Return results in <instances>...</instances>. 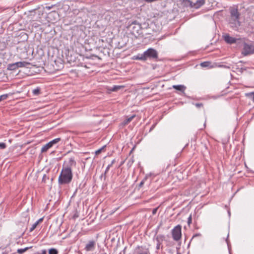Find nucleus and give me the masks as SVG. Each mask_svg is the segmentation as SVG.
Masks as SVG:
<instances>
[{"label":"nucleus","instance_id":"nucleus-1","mask_svg":"<svg viewBox=\"0 0 254 254\" xmlns=\"http://www.w3.org/2000/svg\"><path fill=\"white\" fill-rule=\"evenodd\" d=\"M76 164L74 157H70L64 162L58 178L59 185L68 184L71 182L73 178L72 169L76 167Z\"/></svg>","mask_w":254,"mask_h":254},{"label":"nucleus","instance_id":"nucleus-2","mask_svg":"<svg viewBox=\"0 0 254 254\" xmlns=\"http://www.w3.org/2000/svg\"><path fill=\"white\" fill-rule=\"evenodd\" d=\"M240 16V14L237 8H233L230 9L228 23L230 26L235 30H237L241 25Z\"/></svg>","mask_w":254,"mask_h":254},{"label":"nucleus","instance_id":"nucleus-3","mask_svg":"<svg viewBox=\"0 0 254 254\" xmlns=\"http://www.w3.org/2000/svg\"><path fill=\"white\" fill-rule=\"evenodd\" d=\"M145 61L148 59H157L158 58V54L157 51L153 48H150L143 52Z\"/></svg>","mask_w":254,"mask_h":254},{"label":"nucleus","instance_id":"nucleus-4","mask_svg":"<svg viewBox=\"0 0 254 254\" xmlns=\"http://www.w3.org/2000/svg\"><path fill=\"white\" fill-rule=\"evenodd\" d=\"M172 236L173 240L175 241H179L182 237V227L180 225L175 226L172 230Z\"/></svg>","mask_w":254,"mask_h":254},{"label":"nucleus","instance_id":"nucleus-5","mask_svg":"<svg viewBox=\"0 0 254 254\" xmlns=\"http://www.w3.org/2000/svg\"><path fill=\"white\" fill-rule=\"evenodd\" d=\"M242 54L244 56L254 54V45L251 44L245 43L243 47Z\"/></svg>","mask_w":254,"mask_h":254},{"label":"nucleus","instance_id":"nucleus-6","mask_svg":"<svg viewBox=\"0 0 254 254\" xmlns=\"http://www.w3.org/2000/svg\"><path fill=\"white\" fill-rule=\"evenodd\" d=\"M60 140V138H57L50 141L49 142H48V143H47L42 147V148H41V152H46L49 149L51 148L54 144L59 142Z\"/></svg>","mask_w":254,"mask_h":254},{"label":"nucleus","instance_id":"nucleus-7","mask_svg":"<svg viewBox=\"0 0 254 254\" xmlns=\"http://www.w3.org/2000/svg\"><path fill=\"white\" fill-rule=\"evenodd\" d=\"M96 242L95 241H89L86 245L84 250L87 252L93 251L95 249Z\"/></svg>","mask_w":254,"mask_h":254},{"label":"nucleus","instance_id":"nucleus-8","mask_svg":"<svg viewBox=\"0 0 254 254\" xmlns=\"http://www.w3.org/2000/svg\"><path fill=\"white\" fill-rule=\"evenodd\" d=\"M165 236L163 235H156L154 237L153 240L156 241V244L162 245L163 242L165 240Z\"/></svg>","mask_w":254,"mask_h":254},{"label":"nucleus","instance_id":"nucleus-9","mask_svg":"<svg viewBox=\"0 0 254 254\" xmlns=\"http://www.w3.org/2000/svg\"><path fill=\"white\" fill-rule=\"evenodd\" d=\"M205 3V0H196L195 2H192V8L194 9H198L203 5Z\"/></svg>","mask_w":254,"mask_h":254},{"label":"nucleus","instance_id":"nucleus-10","mask_svg":"<svg viewBox=\"0 0 254 254\" xmlns=\"http://www.w3.org/2000/svg\"><path fill=\"white\" fill-rule=\"evenodd\" d=\"M224 38L225 41L230 44L234 43L236 42V40L235 38L230 36L229 35H226L224 36Z\"/></svg>","mask_w":254,"mask_h":254},{"label":"nucleus","instance_id":"nucleus-11","mask_svg":"<svg viewBox=\"0 0 254 254\" xmlns=\"http://www.w3.org/2000/svg\"><path fill=\"white\" fill-rule=\"evenodd\" d=\"M16 63L18 68L27 67V65L30 64V63L25 61L16 62Z\"/></svg>","mask_w":254,"mask_h":254},{"label":"nucleus","instance_id":"nucleus-12","mask_svg":"<svg viewBox=\"0 0 254 254\" xmlns=\"http://www.w3.org/2000/svg\"><path fill=\"white\" fill-rule=\"evenodd\" d=\"M173 88L181 92H184L186 87L183 85H173Z\"/></svg>","mask_w":254,"mask_h":254},{"label":"nucleus","instance_id":"nucleus-13","mask_svg":"<svg viewBox=\"0 0 254 254\" xmlns=\"http://www.w3.org/2000/svg\"><path fill=\"white\" fill-rule=\"evenodd\" d=\"M133 59L145 61L144 56H143V53L141 54H139L137 55L134 56L133 57Z\"/></svg>","mask_w":254,"mask_h":254},{"label":"nucleus","instance_id":"nucleus-14","mask_svg":"<svg viewBox=\"0 0 254 254\" xmlns=\"http://www.w3.org/2000/svg\"><path fill=\"white\" fill-rule=\"evenodd\" d=\"M182 3L184 6L186 7L189 6L192 8V1H190V0H182Z\"/></svg>","mask_w":254,"mask_h":254},{"label":"nucleus","instance_id":"nucleus-15","mask_svg":"<svg viewBox=\"0 0 254 254\" xmlns=\"http://www.w3.org/2000/svg\"><path fill=\"white\" fill-rule=\"evenodd\" d=\"M18 68L16 63L10 64L7 66V69L10 70H14Z\"/></svg>","mask_w":254,"mask_h":254},{"label":"nucleus","instance_id":"nucleus-16","mask_svg":"<svg viewBox=\"0 0 254 254\" xmlns=\"http://www.w3.org/2000/svg\"><path fill=\"white\" fill-rule=\"evenodd\" d=\"M124 87V86L122 85H114L110 90L112 92H116Z\"/></svg>","mask_w":254,"mask_h":254},{"label":"nucleus","instance_id":"nucleus-17","mask_svg":"<svg viewBox=\"0 0 254 254\" xmlns=\"http://www.w3.org/2000/svg\"><path fill=\"white\" fill-rule=\"evenodd\" d=\"M135 117V115H133L130 117H127V118L124 121V124L125 125H127L129 123H130L133 119Z\"/></svg>","mask_w":254,"mask_h":254},{"label":"nucleus","instance_id":"nucleus-18","mask_svg":"<svg viewBox=\"0 0 254 254\" xmlns=\"http://www.w3.org/2000/svg\"><path fill=\"white\" fill-rule=\"evenodd\" d=\"M115 159H114L112 161L111 163L109 164L107 167H106V170H105V173H104V175L105 176L106 174L107 173V172L109 171L110 168L112 166V165L115 163Z\"/></svg>","mask_w":254,"mask_h":254},{"label":"nucleus","instance_id":"nucleus-19","mask_svg":"<svg viewBox=\"0 0 254 254\" xmlns=\"http://www.w3.org/2000/svg\"><path fill=\"white\" fill-rule=\"evenodd\" d=\"M40 93V89L39 87H37L32 90V93L34 95H38Z\"/></svg>","mask_w":254,"mask_h":254},{"label":"nucleus","instance_id":"nucleus-20","mask_svg":"<svg viewBox=\"0 0 254 254\" xmlns=\"http://www.w3.org/2000/svg\"><path fill=\"white\" fill-rule=\"evenodd\" d=\"M210 64V63L209 62H204L200 64V66L203 67H208Z\"/></svg>","mask_w":254,"mask_h":254},{"label":"nucleus","instance_id":"nucleus-21","mask_svg":"<svg viewBox=\"0 0 254 254\" xmlns=\"http://www.w3.org/2000/svg\"><path fill=\"white\" fill-rule=\"evenodd\" d=\"M29 248V247H26L24 249H19L17 250V252L18 254H22L26 252Z\"/></svg>","mask_w":254,"mask_h":254},{"label":"nucleus","instance_id":"nucleus-22","mask_svg":"<svg viewBox=\"0 0 254 254\" xmlns=\"http://www.w3.org/2000/svg\"><path fill=\"white\" fill-rule=\"evenodd\" d=\"M49 254H58V252L56 249L52 248L49 250Z\"/></svg>","mask_w":254,"mask_h":254},{"label":"nucleus","instance_id":"nucleus-23","mask_svg":"<svg viewBox=\"0 0 254 254\" xmlns=\"http://www.w3.org/2000/svg\"><path fill=\"white\" fill-rule=\"evenodd\" d=\"M147 178L146 177L141 181V182L139 183V184L138 185L139 188H141L143 186V185H144L145 182L147 180Z\"/></svg>","mask_w":254,"mask_h":254},{"label":"nucleus","instance_id":"nucleus-24","mask_svg":"<svg viewBox=\"0 0 254 254\" xmlns=\"http://www.w3.org/2000/svg\"><path fill=\"white\" fill-rule=\"evenodd\" d=\"M201 234L200 233H197L193 235L192 238L190 240V242L192 241L196 237H201Z\"/></svg>","mask_w":254,"mask_h":254},{"label":"nucleus","instance_id":"nucleus-25","mask_svg":"<svg viewBox=\"0 0 254 254\" xmlns=\"http://www.w3.org/2000/svg\"><path fill=\"white\" fill-rule=\"evenodd\" d=\"M37 223H36L35 222L32 225V227L30 228V232H32L37 226Z\"/></svg>","mask_w":254,"mask_h":254},{"label":"nucleus","instance_id":"nucleus-26","mask_svg":"<svg viewBox=\"0 0 254 254\" xmlns=\"http://www.w3.org/2000/svg\"><path fill=\"white\" fill-rule=\"evenodd\" d=\"M247 95L249 96L252 99L253 101L254 102V92H251L247 94Z\"/></svg>","mask_w":254,"mask_h":254},{"label":"nucleus","instance_id":"nucleus-27","mask_svg":"<svg viewBox=\"0 0 254 254\" xmlns=\"http://www.w3.org/2000/svg\"><path fill=\"white\" fill-rule=\"evenodd\" d=\"M192 222V217H191V215L190 214V216L189 217V218H188V224L189 226H190V224Z\"/></svg>","mask_w":254,"mask_h":254},{"label":"nucleus","instance_id":"nucleus-28","mask_svg":"<svg viewBox=\"0 0 254 254\" xmlns=\"http://www.w3.org/2000/svg\"><path fill=\"white\" fill-rule=\"evenodd\" d=\"M6 147V144L3 142H0V148L3 149H5Z\"/></svg>","mask_w":254,"mask_h":254},{"label":"nucleus","instance_id":"nucleus-29","mask_svg":"<svg viewBox=\"0 0 254 254\" xmlns=\"http://www.w3.org/2000/svg\"><path fill=\"white\" fill-rule=\"evenodd\" d=\"M8 97V95L7 94H3L1 96H0V98L1 99V101L2 100H4L5 99H6Z\"/></svg>","mask_w":254,"mask_h":254},{"label":"nucleus","instance_id":"nucleus-30","mask_svg":"<svg viewBox=\"0 0 254 254\" xmlns=\"http://www.w3.org/2000/svg\"><path fill=\"white\" fill-rule=\"evenodd\" d=\"M195 106L197 108H200V107H202L203 104H202V103H195Z\"/></svg>","mask_w":254,"mask_h":254},{"label":"nucleus","instance_id":"nucleus-31","mask_svg":"<svg viewBox=\"0 0 254 254\" xmlns=\"http://www.w3.org/2000/svg\"><path fill=\"white\" fill-rule=\"evenodd\" d=\"M163 246L159 244H156V250H158L160 249H162Z\"/></svg>","mask_w":254,"mask_h":254},{"label":"nucleus","instance_id":"nucleus-32","mask_svg":"<svg viewBox=\"0 0 254 254\" xmlns=\"http://www.w3.org/2000/svg\"><path fill=\"white\" fill-rule=\"evenodd\" d=\"M103 148H104V147H103L102 148H101L96 150V152H95L96 154H99V153H100L101 151H102V149Z\"/></svg>","mask_w":254,"mask_h":254},{"label":"nucleus","instance_id":"nucleus-33","mask_svg":"<svg viewBox=\"0 0 254 254\" xmlns=\"http://www.w3.org/2000/svg\"><path fill=\"white\" fill-rule=\"evenodd\" d=\"M158 210V208H154L153 210H152V214L153 215H155L156 212H157V211Z\"/></svg>","mask_w":254,"mask_h":254},{"label":"nucleus","instance_id":"nucleus-34","mask_svg":"<svg viewBox=\"0 0 254 254\" xmlns=\"http://www.w3.org/2000/svg\"><path fill=\"white\" fill-rule=\"evenodd\" d=\"M43 218H40L35 223H37V225H38L40 223H41L43 221Z\"/></svg>","mask_w":254,"mask_h":254},{"label":"nucleus","instance_id":"nucleus-35","mask_svg":"<svg viewBox=\"0 0 254 254\" xmlns=\"http://www.w3.org/2000/svg\"><path fill=\"white\" fill-rule=\"evenodd\" d=\"M49 178L47 177V176H46V175H44L43 177V181L44 182H45L46 179H48Z\"/></svg>","mask_w":254,"mask_h":254},{"label":"nucleus","instance_id":"nucleus-36","mask_svg":"<svg viewBox=\"0 0 254 254\" xmlns=\"http://www.w3.org/2000/svg\"><path fill=\"white\" fill-rule=\"evenodd\" d=\"M41 254H47L46 251L45 250H43Z\"/></svg>","mask_w":254,"mask_h":254},{"label":"nucleus","instance_id":"nucleus-37","mask_svg":"<svg viewBox=\"0 0 254 254\" xmlns=\"http://www.w3.org/2000/svg\"><path fill=\"white\" fill-rule=\"evenodd\" d=\"M139 254H148V252H143L142 253H140Z\"/></svg>","mask_w":254,"mask_h":254},{"label":"nucleus","instance_id":"nucleus-38","mask_svg":"<svg viewBox=\"0 0 254 254\" xmlns=\"http://www.w3.org/2000/svg\"><path fill=\"white\" fill-rule=\"evenodd\" d=\"M153 128H154V126H152L150 130H152Z\"/></svg>","mask_w":254,"mask_h":254},{"label":"nucleus","instance_id":"nucleus-39","mask_svg":"<svg viewBox=\"0 0 254 254\" xmlns=\"http://www.w3.org/2000/svg\"><path fill=\"white\" fill-rule=\"evenodd\" d=\"M177 254H181L180 253L178 252Z\"/></svg>","mask_w":254,"mask_h":254},{"label":"nucleus","instance_id":"nucleus-40","mask_svg":"<svg viewBox=\"0 0 254 254\" xmlns=\"http://www.w3.org/2000/svg\"><path fill=\"white\" fill-rule=\"evenodd\" d=\"M1 101V99L0 98V102Z\"/></svg>","mask_w":254,"mask_h":254}]
</instances>
